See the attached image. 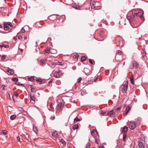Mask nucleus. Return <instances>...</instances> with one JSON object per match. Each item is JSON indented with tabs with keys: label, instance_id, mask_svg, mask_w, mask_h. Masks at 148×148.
<instances>
[{
	"label": "nucleus",
	"instance_id": "052dcab7",
	"mask_svg": "<svg viewBox=\"0 0 148 148\" xmlns=\"http://www.w3.org/2000/svg\"><path fill=\"white\" fill-rule=\"evenodd\" d=\"M137 27V25H136V26H135L134 27Z\"/></svg>",
	"mask_w": 148,
	"mask_h": 148
},
{
	"label": "nucleus",
	"instance_id": "bf43d9fd",
	"mask_svg": "<svg viewBox=\"0 0 148 148\" xmlns=\"http://www.w3.org/2000/svg\"><path fill=\"white\" fill-rule=\"evenodd\" d=\"M146 147L147 148H148V145H147V146H146Z\"/></svg>",
	"mask_w": 148,
	"mask_h": 148
},
{
	"label": "nucleus",
	"instance_id": "37998d69",
	"mask_svg": "<svg viewBox=\"0 0 148 148\" xmlns=\"http://www.w3.org/2000/svg\"><path fill=\"white\" fill-rule=\"evenodd\" d=\"M117 54H119V55H120L121 54V52L119 50L117 51Z\"/></svg>",
	"mask_w": 148,
	"mask_h": 148
},
{
	"label": "nucleus",
	"instance_id": "72a5a7b5",
	"mask_svg": "<svg viewBox=\"0 0 148 148\" xmlns=\"http://www.w3.org/2000/svg\"><path fill=\"white\" fill-rule=\"evenodd\" d=\"M31 90L32 92H35L36 91L35 89L32 87H31Z\"/></svg>",
	"mask_w": 148,
	"mask_h": 148
},
{
	"label": "nucleus",
	"instance_id": "c9c22d12",
	"mask_svg": "<svg viewBox=\"0 0 148 148\" xmlns=\"http://www.w3.org/2000/svg\"><path fill=\"white\" fill-rule=\"evenodd\" d=\"M86 59V58L85 56H83L81 58V60L84 61Z\"/></svg>",
	"mask_w": 148,
	"mask_h": 148
},
{
	"label": "nucleus",
	"instance_id": "412c9836",
	"mask_svg": "<svg viewBox=\"0 0 148 148\" xmlns=\"http://www.w3.org/2000/svg\"><path fill=\"white\" fill-rule=\"evenodd\" d=\"M16 117V115L15 114L12 115L10 117V119L12 120H14Z\"/></svg>",
	"mask_w": 148,
	"mask_h": 148
},
{
	"label": "nucleus",
	"instance_id": "393cba45",
	"mask_svg": "<svg viewBox=\"0 0 148 148\" xmlns=\"http://www.w3.org/2000/svg\"><path fill=\"white\" fill-rule=\"evenodd\" d=\"M33 130L36 133H37V128L36 126H34L33 127Z\"/></svg>",
	"mask_w": 148,
	"mask_h": 148
},
{
	"label": "nucleus",
	"instance_id": "de8ad7c7",
	"mask_svg": "<svg viewBox=\"0 0 148 148\" xmlns=\"http://www.w3.org/2000/svg\"><path fill=\"white\" fill-rule=\"evenodd\" d=\"M89 62L91 64H92V61L91 59H89Z\"/></svg>",
	"mask_w": 148,
	"mask_h": 148
},
{
	"label": "nucleus",
	"instance_id": "69168bd1",
	"mask_svg": "<svg viewBox=\"0 0 148 148\" xmlns=\"http://www.w3.org/2000/svg\"><path fill=\"white\" fill-rule=\"evenodd\" d=\"M99 148H103V147H100Z\"/></svg>",
	"mask_w": 148,
	"mask_h": 148
},
{
	"label": "nucleus",
	"instance_id": "8fccbe9b",
	"mask_svg": "<svg viewBox=\"0 0 148 148\" xmlns=\"http://www.w3.org/2000/svg\"><path fill=\"white\" fill-rule=\"evenodd\" d=\"M121 108L120 107H119L117 108L116 110H120Z\"/></svg>",
	"mask_w": 148,
	"mask_h": 148
},
{
	"label": "nucleus",
	"instance_id": "09e8293b",
	"mask_svg": "<svg viewBox=\"0 0 148 148\" xmlns=\"http://www.w3.org/2000/svg\"><path fill=\"white\" fill-rule=\"evenodd\" d=\"M95 143L97 144H99V142L96 139H95Z\"/></svg>",
	"mask_w": 148,
	"mask_h": 148
},
{
	"label": "nucleus",
	"instance_id": "39448f33",
	"mask_svg": "<svg viewBox=\"0 0 148 148\" xmlns=\"http://www.w3.org/2000/svg\"><path fill=\"white\" fill-rule=\"evenodd\" d=\"M53 49H50V48L49 47H47L46 49L45 50V51L46 53H56V50H55V52H54V53H53L52 52V51Z\"/></svg>",
	"mask_w": 148,
	"mask_h": 148
},
{
	"label": "nucleus",
	"instance_id": "13d9d810",
	"mask_svg": "<svg viewBox=\"0 0 148 148\" xmlns=\"http://www.w3.org/2000/svg\"><path fill=\"white\" fill-rule=\"evenodd\" d=\"M119 148V147L118 146H117V147H116V148Z\"/></svg>",
	"mask_w": 148,
	"mask_h": 148
},
{
	"label": "nucleus",
	"instance_id": "5fc2aeb1",
	"mask_svg": "<svg viewBox=\"0 0 148 148\" xmlns=\"http://www.w3.org/2000/svg\"><path fill=\"white\" fill-rule=\"evenodd\" d=\"M2 28V25L1 24H0V28Z\"/></svg>",
	"mask_w": 148,
	"mask_h": 148
},
{
	"label": "nucleus",
	"instance_id": "f257e3e1",
	"mask_svg": "<svg viewBox=\"0 0 148 148\" xmlns=\"http://www.w3.org/2000/svg\"><path fill=\"white\" fill-rule=\"evenodd\" d=\"M143 11H140L137 12L135 10H133L128 13L127 18L132 24V23H134L136 19L140 18L142 21H144L145 19L143 16Z\"/></svg>",
	"mask_w": 148,
	"mask_h": 148
},
{
	"label": "nucleus",
	"instance_id": "7c9ffc66",
	"mask_svg": "<svg viewBox=\"0 0 148 148\" xmlns=\"http://www.w3.org/2000/svg\"><path fill=\"white\" fill-rule=\"evenodd\" d=\"M50 108L49 109V110H50L51 111H53V107L52 105V104H51L50 105Z\"/></svg>",
	"mask_w": 148,
	"mask_h": 148
},
{
	"label": "nucleus",
	"instance_id": "2eb2a0df",
	"mask_svg": "<svg viewBox=\"0 0 148 148\" xmlns=\"http://www.w3.org/2000/svg\"><path fill=\"white\" fill-rule=\"evenodd\" d=\"M84 71L85 72V73L86 75H89V74H88V73L87 72L89 71V70L87 68H84Z\"/></svg>",
	"mask_w": 148,
	"mask_h": 148
},
{
	"label": "nucleus",
	"instance_id": "864d4df0",
	"mask_svg": "<svg viewBox=\"0 0 148 148\" xmlns=\"http://www.w3.org/2000/svg\"><path fill=\"white\" fill-rule=\"evenodd\" d=\"M58 65H62V64H61V62H58Z\"/></svg>",
	"mask_w": 148,
	"mask_h": 148
},
{
	"label": "nucleus",
	"instance_id": "7ed1b4c3",
	"mask_svg": "<svg viewBox=\"0 0 148 148\" xmlns=\"http://www.w3.org/2000/svg\"><path fill=\"white\" fill-rule=\"evenodd\" d=\"M139 63L135 61L132 62L129 66V69H136L139 67Z\"/></svg>",
	"mask_w": 148,
	"mask_h": 148
},
{
	"label": "nucleus",
	"instance_id": "a878e982",
	"mask_svg": "<svg viewBox=\"0 0 148 148\" xmlns=\"http://www.w3.org/2000/svg\"><path fill=\"white\" fill-rule=\"evenodd\" d=\"M130 80L131 83L132 84H134V82L133 79V77L132 76L130 77Z\"/></svg>",
	"mask_w": 148,
	"mask_h": 148
},
{
	"label": "nucleus",
	"instance_id": "3c124183",
	"mask_svg": "<svg viewBox=\"0 0 148 148\" xmlns=\"http://www.w3.org/2000/svg\"><path fill=\"white\" fill-rule=\"evenodd\" d=\"M17 85H19H19H23V84H20L19 83H17Z\"/></svg>",
	"mask_w": 148,
	"mask_h": 148
},
{
	"label": "nucleus",
	"instance_id": "e433bc0d",
	"mask_svg": "<svg viewBox=\"0 0 148 148\" xmlns=\"http://www.w3.org/2000/svg\"><path fill=\"white\" fill-rule=\"evenodd\" d=\"M106 114V112H101V114H102L103 115H108L107 114Z\"/></svg>",
	"mask_w": 148,
	"mask_h": 148
},
{
	"label": "nucleus",
	"instance_id": "f8f14e48",
	"mask_svg": "<svg viewBox=\"0 0 148 148\" xmlns=\"http://www.w3.org/2000/svg\"><path fill=\"white\" fill-rule=\"evenodd\" d=\"M30 101H35L36 99V97L34 96V95L30 94Z\"/></svg>",
	"mask_w": 148,
	"mask_h": 148
},
{
	"label": "nucleus",
	"instance_id": "a19ab883",
	"mask_svg": "<svg viewBox=\"0 0 148 148\" xmlns=\"http://www.w3.org/2000/svg\"><path fill=\"white\" fill-rule=\"evenodd\" d=\"M37 81H38L39 82H42V79H40V78H39V79H38L37 80H36Z\"/></svg>",
	"mask_w": 148,
	"mask_h": 148
},
{
	"label": "nucleus",
	"instance_id": "f704fd0d",
	"mask_svg": "<svg viewBox=\"0 0 148 148\" xmlns=\"http://www.w3.org/2000/svg\"><path fill=\"white\" fill-rule=\"evenodd\" d=\"M7 25H8L10 26L11 27H12V23L10 22H8L7 23Z\"/></svg>",
	"mask_w": 148,
	"mask_h": 148
},
{
	"label": "nucleus",
	"instance_id": "c85d7f7f",
	"mask_svg": "<svg viewBox=\"0 0 148 148\" xmlns=\"http://www.w3.org/2000/svg\"><path fill=\"white\" fill-rule=\"evenodd\" d=\"M90 146V144L89 143H88L86 145V148H89Z\"/></svg>",
	"mask_w": 148,
	"mask_h": 148
},
{
	"label": "nucleus",
	"instance_id": "774afa93",
	"mask_svg": "<svg viewBox=\"0 0 148 148\" xmlns=\"http://www.w3.org/2000/svg\"><path fill=\"white\" fill-rule=\"evenodd\" d=\"M135 23L136 24V22H135Z\"/></svg>",
	"mask_w": 148,
	"mask_h": 148
},
{
	"label": "nucleus",
	"instance_id": "a211bd4d",
	"mask_svg": "<svg viewBox=\"0 0 148 148\" xmlns=\"http://www.w3.org/2000/svg\"><path fill=\"white\" fill-rule=\"evenodd\" d=\"M3 47H4L5 48H8L9 47V46L8 45H0V48H1L2 50V48Z\"/></svg>",
	"mask_w": 148,
	"mask_h": 148
},
{
	"label": "nucleus",
	"instance_id": "b1692460",
	"mask_svg": "<svg viewBox=\"0 0 148 148\" xmlns=\"http://www.w3.org/2000/svg\"><path fill=\"white\" fill-rule=\"evenodd\" d=\"M81 121V120L78 118L77 117H76L74 119V122L75 123L77 121Z\"/></svg>",
	"mask_w": 148,
	"mask_h": 148
},
{
	"label": "nucleus",
	"instance_id": "0e129e2a",
	"mask_svg": "<svg viewBox=\"0 0 148 148\" xmlns=\"http://www.w3.org/2000/svg\"><path fill=\"white\" fill-rule=\"evenodd\" d=\"M79 10H80V7H79Z\"/></svg>",
	"mask_w": 148,
	"mask_h": 148
},
{
	"label": "nucleus",
	"instance_id": "bb28decb",
	"mask_svg": "<svg viewBox=\"0 0 148 148\" xmlns=\"http://www.w3.org/2000/svg\"><path fill=\"white\" fill-rule=\"evenodd\" d=\"M45 62V60H42L40 61V64L41 65H43Z\"/></svg>",
	"mask_w": 148,
	"mask_h": 148
},
{
	"label": "nucleus",
	"instance_id": "dca6fc26",
	"mask_svg": "<svg viewBox=\"0 0 148 148\" xmlns=\"http://www.w3.org/2000/svg\"><path fill=\"white\" fill-rule=\"evenodd\" d=\"M4 29L5 30H8L9 29V27L7 25V24H4L3 26Z\"/></svg>",
	"mask_w": 148,
	"mask_h": 148
},
{
	"label": "nucleus",
	"instance_id": "c756f323",
	"mask_svg": "<svg viewBox=\"0 0 148 148\" xmlns=\"http://www.w3.org/2000/svg\"><path fill=\"white\" fill-rule=\"evenodd\" d=\"M12 80L13 81L17 82L18 81V79L16 77H14L12 78Z\"/></svg>",
	"mask_w": 148,
	"mask_h": 148
},
{
	"label": "nucleus",
	"instance_id": "f03ea898",
	"mask_svg": "<svg viewBox=\"0 0 148 148\" xmlns=\"http://www.w3.org/2000/svg\"><path fill=\"white\" fill-rule=\"evenodd\" d=\"M128 87V82L127 81L124 82L120 88V90L123 93H125L127 91Z\"/></svg>",
	"mask_w": 148,
	"mask_h": 148
},
{
	"label": "nucleus",
	"instance_id": "c03bdc74",
	"mask_svg": "<svg viewBox=\"0 0 148 148\" xmlns=\"http://www.w3.org/2000/svg\"><path fill=\"white\" fill-rule=\"evenodd\" d=\"M17 140L19 141L20 140V138L19 136H18L17 137Z\"/></svg>",
	"mask_w": 148,
	"mask_h": 148
},
{
	"label": "nucleus",
	"instance_id": "338daca9",
	"mask_svg": "<svg viewBox=\"0 0 148 148\" xmlns=\"http://www.w3.org/2000/svg\"><path fill=\"white\" fill-rule=\"evenodd\" d=\"M81 94H82V95H83V94H82V92H81Z\"/></svg>",
	"mask_w": 148,
	"mask_h": 148
},
{
	"label": "nucleus",
	"instance_id": "6e6552de",
	"mask_svg": "<svg viewBox=\"0 0 148 148\" xmlns=\"http://www.w3.org/2000/svg\"><path fill=\"white\" fill-rule=\"evenodd\" d=\"M130 109V107L129 106H127L126 108L125 111L123 112V114H127L129 112V111Z\"/></svg>",
	"mask_w": 148,
	"mask_h": 148
},
{
	"label": "nucleus",
	"instance_id": "6ab92c4d",
	"mask_svg": "<svg viewBox=\"0 0 148 148\" xmlns=\"http://www.w3.org/2000/svg\"><path fill=\"white\" fill-rule=\"evenodd\" d=\"M73 128L74 130H77L79 128V126L78 125L75 124L73 126Z\"/></svg>",
	"mask_w": 148,
	"mask_h": 148
},
{
	"label": "nucleus",
	"instance_id": "20e7f679",
	"mask_svg": "<svg viewBox=\"0 0 148 148\" xmlns=\"http://www.w3.org/2000/svg\"><path fill=\"white\" fill-rule=\"evenodd\" d=\"M127 125L129 126V128L131 130H134L136 127V123L134 121L128 122Z\"/></svg>",
	"mask_w": 148,
	"mask_h": 148
},
{
	"label": "nucleus",
	"instance_id": "ddd939ff",
	"mask_svg": "<svg viewBox=\"0 0 148 148\" xmlns=\"http://www.w3.org/2000/svg\"><path fill=\"white\" fill-rule=\"evenodd\" d=\"M62 106V103L61 102L59 103L58 104L57 108V110L58 111V110L60 111L61 108Z\"/></svg>",
	"mask_w": 148,
	"mask_h": 148
},
{
	"label": "nucleus",
	"instance_id": "1a4fd4ad",
	"mask_svg": "<svg viewBox=\"0 0 148 148\" xmlns=\"http://www.w3.org/2000/svg\"><path fill=\"white\" fill-rule=\"evenodd\" d=\"M6 71L7 72L9 73L10 75H13L14 73V70L10 68H8L6 69Z\"/></svg>",
	"mask_w": 148,
	"mask_h": 148
},
{
	"label": "nucleus",
	"instance_id": "4d7b16f0",
	"mask_svg": "<svg viewBox=\"0 0 148 148\" xmlns=\"http://www.w3.org/2000/svg\"><path fill=\"white\" fill-rule=\"evenodd\" d=\"M18 38L19 39H21V38H20V37H19V38Z\"/></svg>",
	"mask_w": 148,
	"mask_h": 148
},
{
	"label": "nucleus",
	"instance_id": "aec40b11",
	"mask_svg": "<svg viewBox=\"0 0 148 148\" xmlns=\"http://www.w3.org/2000/svg\"><path fill=\"white\" fill-rule=\"evenodd\" d=\"M59 142H61L62 144L64 145H65L66 142L64 141L63 140L62 138L59 139Z\"/></svg>",
	"mask_w": 148,
	"mask_h": 148
},
{
	"label": "nucleus",
	"instance_id": "4be33fe9",
	"mask_svg": "<svg viewBox=\"0 0 148 148\" xmlns=\"http://www.w3.org/2000/svg\"><path fill=\"white\" fill-rule=\"evenodd\" d=\"M18 94L16 92H14V93L12 98L14 99V97H18Z\"/></svg>",
	"mask_w": 148,
	"mask_h": 148
},
{
	"label": "nucleus",
	"instance_id": "2f4dec72",
	"mask_svg": "<svg viewBox=\"0 0 148 148\" xmlns=\"http://www.w3.org/2000/svg\"><path fill=\"white\" fill-rule=\"evenodd\" d=\"M29 80L32 81L34 79V77L32 76L30 77H29Z\"/></svg>",
	"mask_w": 148,
	"mask_h": 148
},
{
	"label": "nucleus",
	"instance_id": "473e14b6",
	"mask_svg": "<svg viewBox=\"0 0 148 148\" xmlns=\"http://www.w3.org/2000/svg\"><path fill=\"white\" fill-rule=\"evenodd\" d=\"M95 4L94 3H90V5L91 6V8H92L94 9L95 8V6H94Z\"/></svg>",
	"mask_w": 148,
	"mask_h": 148
},
{
	"label": "nucleus",
	"instance_id": "58836bf2",
	"mask_svg": "<svg viewBox=\"0 0 148 148\" xmlns=\"http://www.w3.org/2000/svg\"><path fill=\"white\" fill-rule=\"evenodd\" d=\"M21 31L22 32H23V33H24V32H25V29H24V27H23L21 29Z\"/></svg>",
	"mask_w": 148,
	"mask_h": 148
},
{
	"label": "nucleus",
	"instance_id": "423d86ee",
	"mask_svg": "<svg viewBox=\"0 0 148 148\" xmlns=\"http://www.w3.org/2000/svg\"><path fill=\"white\" fill-rule=\"evenodd\" d=\"M61 72L60 71H59L58 72H56L54 73V75L55 77L56 78H59L61 75Z\"/></svg>",
	"mask_w": 148,
	"mask_h": 148
},
{
	"label": "nucleus",
	"instance_id": "49530a36",
	"mask_svg": "<svg viewBox=\"0 0 148 148\" xmlns=\"http://www.w3.org/2000/svg\"><path fill=\"white\" fill-rule=\"evenodd\" d=\"M3 133L4 135H6L7 134L6 132L5 131H3Z\"/></svg>",
	"mask_w": 148,
	"mask_h": 148
},
{
	"label": "nucleus",
	"instance_id": "5701e85b",
	"mask_svg": "<svg viewBox=\"0 0 148 148\" xmlns=\"http://www.w3.org/2000/svg\"><path fill=\"white\" fill-rule=\"evenodd\" d=\"M26 135H25L24 134H22L21 135V136H22L23 137H25L26 138H27V137H28V138H29V137L30 136L29 135H28L26 133Z\"/></svg>",
	"mask_w": 148,
	"mask_h": 148
},
{
	"label": "nucleus",
	"instance_id": "a18cd8bd",
	"mask_svg": "<svg viewBox=\"0 0 148 148\" xmlns=\"http://www.w3.org/2000/svg\"><path fill=\"white\" fill-rule=\"evenodd\" d=\"M5 58V56L4 55H3V56L1 58L2 59V60H4V59Z\"/></svg>",
	"mask_w": 148,
	"mask_h": 148
},
{
	"label": "nucleus",
	"instance_id": "0eeeda50",
	"mask_svg": "<svg viewBox=\"0 0 148 148\" xmlns=\"http://www.w3.org/2000/svg\"><path fill=\"white\" fill-rule=\"evenodd\" d=\"M92 135L94 138L96 137L97 135V133L95 130H93L91 132Z\"/></svg>",
	"mask_w": 148,
	"mask_h": 148
},
{
	"label": "nucleus",
	"instance_id": "9d476101",
	"mask_svg": "<svg viewBox=\"0 0 148 148\" xmlns=\"http://www.w3.org/2000/svg\"><path fill=\"white\" fill-rule=\"evenodd\" d=\"M115 114V112L114 110L110 111L107 113V115L109 116H114Z\"/></svg>",
	"mask_w": 148,
	"mask_h": 148
},
{
	"label": "nucleus",
	"instance_id": "cd10ccee",
	"mask_svg": "<svg viewBox=\"0 0 148 148\" xmlns=\"http://www.w3.org/2000/svg\"><path fill=\"white\" fill-rule=\"evenodd\" d=\"M127 136L126 134H124L123 136V140L124 141H126V137Z\"/></svg>",
	"mask_w": 148,
	"mask_h": 148
},
{
	"label": "nucleus",
	"instance_id": "4468645a",
	"mask_svg": "<svg viewBox=\"0 0 148 148\" xmlns=\"http://www.w3.org/2000/svg\"><path fill=\"white\" fill-rule=\"evenodd\" d=\"M138 145L140 148H145V146L143 145V143L139 142Z\"/></svg>",
	"mask_w": 148,
	"mask_h": 148
},
{
	"label": "nucleus",
	"instance_id": "680f3d73",
	"mask_svg": "<svg viewBox=\"0 0 148 148\" xmlns=\"http://www.w3.org/2000/svg\"><path fill=\"white\" fill-rule=\"evenodd\" d=\"M125 62H124V63H123V65L125 64Z\"/></svg>",
	"mask_w": 148,
	"mask_h": 148
},
{
	"label": "nucleus",
	"instance_id": "9b49d317",
	"mask_svg": "<svg viewBox=\"0 0 148 148\" xmlns=\"http://www.w3.org/2000/svg\"><path fill=\"white\" fill-rule=\"evenodd\" d=\"M128 130V127L125 126L123 127L122 131V133H123L124 134H125L127 132Z\"/></svg>",
	"mask_w": 148,
	"mask_h": 148
},
{
	"label": "nucleus",
	"instance_id": "6e6d98bb",
	"mask_svg": "<svg viewBox=\"0 0 148 148\" xmlns=\"http://www.w3.org/2000/svg\"><path fill=\"white\" fill-rule=\"evenodd\" d=\"M27 38H24V39L25 40H27Z\"/></svg>",
	"mask_w": 148,
	"mask_h": 148
},
{
	"label": "nucleus",
	"instance_id": "603ef678",
	"mask_svg": "<svg viewBox=\"0 0 148 148\" xmlns=\"http://www.w3.org/2000/svg\"><path fill=\"white\" fill-rule=\"evenodd\" d=\"M60 82L59 81H56V83L57 84H59L60 83Z\"/></svg>",
	"mask_w": 148,
	"mask_h": 148
},
{
	"label": "nucleus",
	"instance_id": "79ce46f5",
	"mask_svg": "<svg viewBox=\"0 0 148 148\" xmlns=\"http://www.w3.org/2000/svg\"><path fill=\"white\" fill-rule=\"evenodd\" d=\"M51 119H52V120H53L55 119V116L54 115H53L51 116Z\"/></svg>",
	"mask_w": 148,
	"mask_h": 148
},
{
	"label": "nucleus",
	"instance_id": "4c0bfd02",
	"mask_svg": "<svg viewBox=\"0 0 148 148\" xmlns=\"http://www.w3.org/2000/svg\"><path fill=\"white\" fill-rule=\"evenodd\" d=\"M82 79L81 77H79L78 79L77 82L78 83H80L81 82V81L82 80Z\"/></svg>",
	"mask_w": 148,
	"mask_h": 148
},
{
	"label": "nucleus",
	"instance_id": "f3484780",
	"mask_svg": "<svg viewBox=\"0 0 148 148\" xmlns=\"http://www.w3.org/2000/svg\"><path fill=\"white\" fill-rule=\"evenodd\" d=\"M52 136L53 137L56 138L58 137V135L57 132H54L53 133Z\"/></svg>",
	"mask_w": 148,
	"mask_h": 148
},
{
	"label": "nucleus",
	"instance_id": "ea45409f",
	"mask_svg": "<svg viewBox=\"0 0 148 148\" xmlns=\"http://www.w3.org/2000/svg\"><path fill=\"white\" fill-rule=\"evenodd\" d=\"M5 86L2 85V86H1V88L2 90H4L5 89Z\"/></svg>",
	"mask_w": 148,
	"mask_h": 148
},
{
	"label": "nucleus",
	"instance_id": "e2e57ef3",
	"mask_svg": "<svg viewBox=\"0 0 148 148\" xmlns=\"http://www.w3.org/2000/svg\"><path fill=\"white\" fill-rule=\"evenodd\" d=\"M75 8L76 9H78V8H77V7H76Z\"/></svg>",
	"mask_w": 148,
	"mask_h": 148
}]
</instances>
